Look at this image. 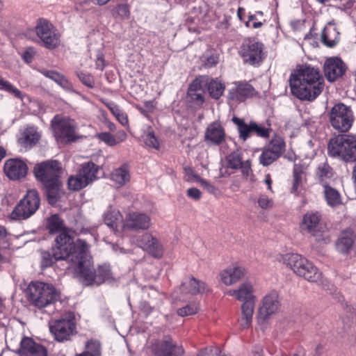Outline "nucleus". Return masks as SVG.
<instances>
[{
    "label": "nucleus",
    "instance_id": "obj_23",
    "mask_svg": "<svg viewBox=\"0 0 356 356\" xmlns=\"http://www.w3.org/2000/svg\"><path fill=\"white\" fill-rule=\"evenodd\" d=\"M279 308L278 296L276 293L266 295L263 300L262 306L258 312V319L260 322L265 321L270 315L275 314Z\"/></svg>",
    "mask_w": 356,
    "mask_h": 356
},
{
    "label": "nucleus",
    "instance_id": "obj_3",
    "mask_svg": "<svg viewBox=\"0 0 356 356\" xmlns=\"http://www.w3.org/2000/svg\"><path fill=\"white\" fill-rule=\"evenodd\" d=\"M70 238L63 234L57 236L55 238V245L52 247L51 253L45 250L40 252L41 266L47 268L57 260L67 259L70 267L74 269L75 264L72 259L76 260L78 258L79 249L70 247Z\"/></svg>",
    "mask_w": 356,
    "mask_h": 356
},
{
    "label": "nucleus",
    "instance_id": "obj_25",
    "mask_svg": "<svg viewBox=\"0 0 356 356\" xmlns=\"http://www.w3.org/2000/svg\"><path fill=\"white\" fill-rule=\"evenodd\" d=\"M321 217V214L318 211L307 212L300 223L301 229L314 235L320 229Z\"/></svg>",
    "mask_w": 356,
    "mask_h": 356
},
{
    "label": "nucleus",
    "instance_id": "obj_11",
    "mask_svg": "<svg viewBox=\"0 0 356 356\" xmlns=\"http://www.w3.org/2000/svg\"><path fill=\"white\" fill-rule=\"evenodd\" d=\"M329 117L332 127L340 132L348 131L354 121L351 108L342 103L337 104L331 108Z\"/></svg>",
    "mask_w": 356,
    "mask_h": 356
},
{
    "label": "nucleus",
    "instance_id": "obj_35",
    "mask_svg": "<svg viewBox=\"0 0 356 356\" xmlns=\"http://www.w3.org/2000/svg\"><path fill=\"white\" fill-rule=\"evenodd\" d=\"M98 170L99 167L94 163L87 162L81 165L79 172L85 181H87V184H89L97 179Z\"/></svg>",
    "mask_w": 356,
    "mask_h": 356
},
{
    "label": "nucleus",
    "instance_id": "obj_22",
    "mask_svg": "<svg viewBox=\"0 0 356 356\" xmlns=\"http://www.w3.org/2000/svg\"><path fill=\"white\" fill-rule=\"evenodd\" d=\"M28 171L26 164L18 159H11L6 161L4 172L6 176L12 180H20L26 177Z\"/></svg>",
    "mask_w": 356,
    "mask_h": 356
},
{
    "label": "nucleus",
    "instance_id": "obj_52",
    "mask_svg": "<svg viewBox=\"0 0 356 356\" xmlns=\"http://www.w3.org/2000/svg\"><path fill=\"white\" fill-rule=\"evenodd\" d=\"M194 177H195V181L200 184V186H202L209 193L216 194L218 192V188L210 182L201 178L198 175H194Z\"/></svg>",
    "mask_w": 356,
    "mask_h": 356
},
{
    "label": "nucleus",
    "instance_id": "obj_9",
    "mask_svg": "<svg viewBox=\"0 0 356 356\" xmlns=\"http://www.w3.org/2000/svg\"><path fill=\"white\" fill-rule=\"evenodd\" d=\"M62 172L60 163L56 160H48L37 164L34 168L36 179L44 186L57 185L61 184L60 175Z\"/></svg>",
    "mask_w": 356,
    "mask_h": 356
},
{
    "label": "nucleus",
    "instance_id": "obj_32",
    "mask_svg": "<svg viewBox=\"0 0 356 356\" xmlns=\"http://www.w3.org/2000/svg\"><path fill=\"white\" fill-rule=\"evenodd\" d=\"M355 239V236L352 229L343 231L336 244L338 251L342 253L348 252L352 248Z\"/></svg>",
    "mask_w": 356,
    "mask_h": 356
},
{
    "label": "nucleus",
    "instance_id": "obj_55",
    "mask_svg": "<svg viewBox=\"0 0 356 356\" xmlns=\"http://www.w3.org/2000/svg\"><path fill=\"white\" fill-rule=\"evenodd\" d=\"M257 202L259 206L264 209H268L273 206V201L265 195H259Z\"/></svg>",
    "mask_w": 356,
    "mask_h": 356
},
{
    "label": "nucleus",
    "instance_id": "obj_63",
    "mask_svg": "<svg viewBox=\"0 0 356 356\" xmlns=\"http://www.w3.org/2000/svg\"><path fill=\"white\" fill-rule=\"evenodd\" d=\"M8 235V232L6 229L0 225V239H5Z\"/></svg>",
    "mask_w": 356,
    "mask_h": 356
},
{
    "label": "nucleus",
    "instance_id": "obj_12",
    "mask_svg": "<svg viewBox=\"0 0 356 356\" xmlns=\"http://www.w3.org/2000/svg\"><path fill=\"white\" fill-rule=\"evenodd\" d=\"M49 330L56 341L62 342L69 340L76 331L74 315L67 314L65 316L52 321L49 325Z\"/></svg>",
    "mask_w": 356,
    "mask_h": 356
},
{
    "label": "nucleus",
    "instance_id": "obj_16",
    "mask_svg": "<svg viewBox=\"0 0 356 356\" xmlns=\"http://www.w3.org/2000/svg\"><path fill=\"white\" fill-rule=\"evenodd\" d=\"M137 245L154 258H161L163 254V248L158 238L150 232H145L136 238Z\"/></svg>",
    "mask_w": 356,
    "mask_h": 356
},
{
    "label": "nucleus",
    "instance_id": "obj_61",
    "mask_svg": "<svg viewBox=\"0 0 356 356\" xmlns=\"http://www.w3.org/2000/svg\"><path fill=\"white\" fill-rule=\"evenodd\" d=\"M104 59L102 55L97 56L95 61L96 68L102 71L105 67Z\"/></svg>",
    "mask_w": 356,
    "mask_h": 356
},
{
    "label": "nucleus",
    "instance_id": "obj_53",
    "mask_svg": "<svg viewBox=\"0 0 356 356\" xmlns=\"http://www.w3.org/2000/svg\"><path fill=\"white\" fill-rule=\"evenodd\" d=\"M97 137L99 140L110 146H113L117 143L115 137L108 132L100 133L97 135Z\"/></svg>",
    "mask_w": 356,
    "mask_h": 356
},
{
    "label": "nucleus",
    "instance_id": "obj_38",
    "mask_svg": "<svg viewBox=\"0 0 356 356\" xmlns=\"http://www.w3.org/2000/svg\"><path fill=\"white\" fill-rule=\"evenodd\" d=\"M207 90L210 96L216 99H218L223 94L225 86L218 79H211L207 83Z\"/></svg>",
    "mask_w": 356,
    "mask_h": 356
},
{
    "label": "nucleus",
    "instance_id": "obj_33",
    "mask_svg": "<svg viewBox=\"0 0 356 356\" xmlns=\"http://www.w3.org/2000/svg\"><path fill=\"white\" fill-rule=\"evenodd\" d=\"M339 41V32L331 23H328L321 33V42L328 47H334Z\"/></svg>",
    "mask_w": 356,
    "mask_h": 356
},
{
    "label": "nucleus",
    "instance_id": "obj_13",
    "mask_svg": "<svg viewBox=\"0 0 356 356\" xmlns=\"http://www.w3.org/2000/svg\"><path fill=\"white\" fill-rule=\"evenodd\" d=\"M264 45L253 38L243 40L239 49V54L243 62L250 65L259 64L264 58Z\"/></svg>",
    "mask_w": 356,
    "mask_h": 356
},
{
    "label": "nucleus",
    "instance_id": "obj_41",
    "mask_svg": "<svg viewBox=\"0 0 356 356\" xmlns=\"http://www.w3.org/2000/svg\"><path fill=\"white\" fill-rule=\"evenodd\" d=\"M280 156L274 153L273 151L264 147L259 156V163L264 166H268L277 160Z\"/></svg>",
    "mask_w": 356,
    "mask_h": 356
},
{
    "label": "nucleus",
    "instance_id": "obj_43",
    "mask_svg": "<svg viewBox=\"0 0 356 356\" xmlns=\"http://www.w3.org/2000/svg\"><path fill=\"white\" fill-rule=\"evenodd\" d=\"M226 167L233 170L239 169L241 166L242 158L238 152H234L228 154L225 159Z\"/></svg>",
    "mask_w": 356,
    "mask_h": 356
},
{
    "label": "nucleus",
    "instance_id": "obj_51",
    "mask_svg": "<svg viewBox=\"0 0 356 356\" xmlns=\"http://www.w3.org/2000/svg\"><path fill=\"white\" fill-rule=\"evenodd\" d=\"M144 143L149 147L158 149L159 147V143L155 136L154 134L152 131L147 133L143 136Z\"/></svg>",
    "mask_w": 356,
    "mask_h": 356
},
{
    "label": "nucleus",
    "instance_id": "obj_34",
    "mask_svg": "<svg viewBox=\"0 0 356 356\" xmlns=\"http://www.w3.org/2000/svg\"><path fill=\"white\" fill-rule=\"evenodd\" d=\"M130 172L127 164L115 169L111 174V179L118 186H122L130 181Z\"/></svg>",
    "mask_w": 356,
    "mask_h": 356
},
{
    "label": "nucleus",
    "instance_id": "obj_57",
    "mask_svg": "<svg viewBox=\"0 0 356 356\" xmlns=\"http://www.w3.org/2000/svg\"><path fill=\"white\" fill-rule=\"evenodd\" d=\"M186 194L188 197L195 200H199L202 197L201 191L197 188H190L187 190Z\"/></svg>",
    "mask_w": 356,
    "mask_h": 356
},
{
    "label": "nucleus",
    "instance_id": "obj_30",
    "mask_svg": "<svg viewBox=\"0 0 356 356\" xmlns=\"http://www.w3.org/2000/svg\"><path fill=\"white\" fill-rule=\"evenodd\" d=\"M202 86L197 79H195L190 85L187 91V97L190 102L200 106L204 102Z\"/></svg>",
    "mask_w": 356,
    "mask_h": 356
},
{
    "label": "nucleus",
    "instance_id": "obj_46",
    "mask_svg": "<svg viewBox=\"0 0 356 356\" xmlns=\"http://www.w3.org/2000/svg\"><path fill=\"white\" fill-rule=\"evenodd\" d=\"M114 17H118L122 19H129L130 16L129 6L127 3H122L117 6L112 10Z\"/></svg>",
    "mask_w": 356,
    "mask_h": 356
},
{
    "label": "nucleus",
    "instance_id": "obj_64",
    "mask_svg": "<svg viewBox=\"0 0 356 356\" xmlns=\"http://www.w3.org/2000/svg\"><path fill=\"white\" fill-rule=\"evenodd\" d=\"M264 181L268 185V190L271 191L272 180L270 175H266Z\"/></svg>",
    "mask_w": 356,
    "mask_h": 356
},
{
    "label": "nucleus",
    "instance_id": "obj_18",
    "mask_svg": "<svg viewBox=\"0 0 356 356\" xmlns=\"http://www.w3.org/2000/svg\"><path fill=\"white\" fill-rule=\"evenodd\" d=\"M47 228L51 233H58V236H60L63 234L67 236L71 241L70 242V247L79 250L78 241L81 239H77L74 241L75 232L70 228L66 227L64 225L63 220L58 215H52L47 219Z\"/></svg>",
    "mask_w": 356,
    "mask_h": 356
},
{
    "label": "nucleus",
    "instance_id": "obj_27",
    "mask_svg": "<svg viewBox=\"0 0 356 356\" xmlns=\"http://www.w3.org/2000/svg\"><path fill=\"white\" fill-rule=\"evenodd\" d=\"M181 291L184 293L196 295L209 291V288L206 283L193 277L186 278L181 284Z\"/></svg>",
    "mask_w": 356,
    "mask_h": 356
},
{
    "label": "nucleus",
    "instance_id": "obj_45",
    "mask_svg": "<svg viewBox=\"0 0 356 356\" xmlns=\"http://www.w3.org/2000/svg\"><path fill=\"white\" fill-rule=\"evenodd\" d=\"M0 89L3 90L15 97L22 99V94L20 90L13 86L9 81L4 80L0 76Z\"/></svg>",
    "mask_w": 356,
    "mask_h": 356
},
{
    "label": "nucleus",
    "instance_id": "obj_6",
    "mask_svg": "<svg viewBox=\"0 0 356 356\" xmlns=\"http://www.w3.org/2000/svg\"><path fill=\"white\" fill-rule=\"evenodd\" d=\"M283 263L297 275L311 282H318L321 273L312 262L299 254L288 253L282 257Z\"/></svg>",
    "mask_w": 356,
    "mask_h": 356
},
{
    "label": "nucleus",
    "instance_id": "obj_21",
    "mask_svg": "<svg viewBox=\"0 0 356 356\" xmlns=\"http://www.w3.org/2000/svg\"><path fill=\"white\" fill-rule=\"evenodd\" d=\"M17 353L19 356H47V350L44 346L26 337L21 340Z\"/></svg>",
    "mask_w": 356,
    "mask_h": 356
},
{
    "label": "nucleus",
    "instance_id": "obj_29",
    "mask_svg": "<svg viewBox=\"0 0 356 356\" xmlns=\"http://www.w3.org/2000/svg\"><path fill=\"white\" fill-rule=\"evenodd\" d=\"M104 221L105 224L115 232L123 231L122 227L124 224L122 216L118 210L113 209L108 211L104 216Z\"/></svg>",
    "mask_w": 356,
    "mask_h": 356
},
{
    "label": "nucleus",
    "instance_id": "obj_50",
    "mask_svg": "<svg viewBox=\"0 0 356 356\" xmlns=\"http://www.w3.org/2000/svg\"><path fill=\"white\" fill-rule=\"evenodd\" d=\"M92 356H101V345L97 341H90L86 345V351Z\"/></svg>",
    "mask_w": 356,
    "mask_h": 356
},
{
    "label": "nucleus",
    "instance_id": "obj_7",
    "mask_svg": "<svg viewBox=\"0 0 356 356\" xmlns=\"http://www.w3.org/2000/svg\"><path fill=\"white\" fill-rule=\"evenodd\" d=\"M332 157H339L345 161H356V138L350 135H341L332 138L327 147Z\"/></svg>",
    "mask_w": 356,
    "mask_h": 356
},
{
    "label": "nucleus",
    "instance_id": "obj_62",
    "mask_svg": "<svg viewBox=\"0 0 356 356\" xmlns=\"http://www.w3.org/2000/svg\"><path fill=\"white\" fill-rule=\"evenodd\" d=\"M185 170V172H186V175L188 177V179H194L195 180V177H194V175H196L193 170L189 168V167H187V168H184Z\"/></svg>",
    "mask_w": 356,
    "mask_h": 356
},
{
    "label": "nucleus",
    "instance_id": "obj_48",
    "mask_svg": "<svg viewBox=\"0 0 356 356\" xmlns=\"http://www.w3.org/2000/svg\"><path fill=\"white\" fill-rule=\"evenodd\" d=\"M76 76L81 83L86 86L93 88L95 87V79L92 75L88 73H85L82 71L76 72Z\"/></svg>",
    "mask_w": 356,
    "mask_h": 356
},
{
    "label": "nucleus",
    "instance_id": "obj_10",
    "mask_svg": "<svg viewBox=\"0 0 356 356\" xmlns=\"http://www.w3.org/2000/svg\"><path fill=\"white\" fill-rule=\"evenodd\" d=\"M51 127L58 141L70 143L76 140V123L73 120L56 115L51 121Z\"/></svg>",
    "mask_w": 356,
    "mask_h": 356
},
{
    "label": "nucleus",
    "instance_id": "obj_36",
    "mask_svg": "<svg viewBox=\"0 0 356 356\" xmlns=\"http://www.w3.org/2000/svg\"><path fill=\"white\" fill-rule=\"evenodd\" d=\"M323 193L325 200L330 207H335L342 203L341 195L335 188L325 184Z\"/></svg>",
    "mask_w": 356,
    "mask_h": 356
},
{
    "label": "nucleus",
    "instance_id": "obj_17",
    "mask_svg": "<svg viewBox=\"0 0 356 356\" xmlns=\"http://www.w3.org/2000/svg\"><path fill=\"white\" fill-rule=\"evenodd\" d=\"M152 350L156 356H181L184 350L181 346L173 343L170 337H165L162 341H156Z\"/></svg>",
    "mask_w": 356,
    "mask_h": 356
},
{
    "label": "nucleus",
    "instance_id": "obj_39",
    "mask_svg": "<svg viewBox=\"0 0 356 356\" xmlns=\"http://www.w3.org/2000/svg\"><path fill=\"white\" fill-rule=\"evenodd\" d=\"M303 169L300 165H294L293 170V182L291 192L298 193L300 188L302 186Z\"/></svg>",
    "mask_w": 356,
    "mask_h": 356
},
{
    "label": "nucleus",
    "instance_id": "obj_47",
    "mask_svg": "<svg viewBox=\"0 0 356 356\" xmlns=\"http://www.w3.org/2000/svg\"><path fill=\"white\" fill-rule=\"evenodd\" d=\"M198 311V304L196 302L190 303L177 309V314L180 316H186L195 314Z\"/></svg>",
    "mask_w": 356,
    "mask_h": 356
},
{
    "label": "nucleus",
    "instance_id": "obj_49",
    "mask_svg": "<svg viewBox=\"0 0 356 356\" xmlns=\"http://www.w3.org/2000/svg\"><path fill=\"white\" fill-rule=\"evenodd\" d=\"M39 138L38 132L32 129H28L24 131V139L27 145H35L39 140Z\"/></svg>",
    "mask_w": 356,
    "mask_h": 356
},
{
    "label": "nucleus",
    "instance_id": "obj_58",
    "mask_svg": "<svg viewBox=\"0 0 356 356\" xmlns=\"http://www.w3.org/2000/svg\"><path fill=\"white\" fill-rule=\"evenodd\" d=\"M239 169H241L242 173L247 177L250 176L252 173L250 161L249 160L243 161Z\"/></svg>",
    "mask_w": 356,
    "mask_h": 356
},
{
    "label": "nucleus",
    "instance_id": "obj_31",
    "mask_svg": "<svg viewBox=\"0 0 356 356\" xmlns=\"http://www.w3.org/2000/svg\"><path fill=\"white\" fill-rule=\"evenodd\" d=\"M40 72L44 76L51 79L66 91H73L72 83L65 77L64 75L54 70H40Z\"/></svg>",
    "mask_w": 356,
    "mask_h": 356
},
{
    "label": "nucleus",
    "instance_id": "obj_5",
    "mask_svg": "<svg viewBox=\"0 0 356 356\" xmlns=\"http://www.w3.org/2000/svg\"><path fill=\"white\" fill-rule=\"evenodd\" d=\"M253 292V286L250 282H245L238 289L228 291L229 295L238 301H243L241 307V316L238 320L240 327L243 330L249 328L252 325L256 300Z\"/></svg>",
    "mask_w": 356,
    "mask_h": 356
},
{
    "label": "nucleus",
    "instance_id": "obj_59",
    "mask_svg": "<svg viewBox=\"0 0 356 356\" xmlns=\"http://www.w3.org/2000/svg\"><path fill=\"white\" fill-rule=\"evenodd\" d=\"M35 54V51L33 47H29L23 54L22 57L26 63H29L32 61Z\"/></svg>",
    "mask_w": 356,
    "mask_h": 356
},
{
    "label": "nucleus",
    "instance_id": "obj_19",
    "mask_svg": "<svg viewBox=\"0 0 356 356\" xmlns=\"http://www.w3.org/2000/svg\"><path fill=\"white\" fill-rule=\"evenodd\" d=\"M152 225L150 216L141 212L129 213L122 225L124 229H131L135 231L148 229Z\"/></svg>",
    "mask_w": 356,
    "mask_h": 356
},
{
    "label": "nucleus",
    "instance_id": "obj_1",
    "mask_svg": "<svg viewBox=\"0 0 356 356\" xmlns=\"http://www.w3.org/2000/svg\"><path fill=\"white\" fill-rule=\"evenodd\" d=\"M291 93L300 100L313 101L324 88V79L318 68L301 66L290 75Z\"/></svg>",
    "mask_w": 356,
    "mask_h": 356
},
{
    "label": "nucleus",
    "instance_id": "obj_14",
    "mask_svg": "<svg viewBox=\"0 0 356 356\" xmlns=\"http://www.w3.org/2000/svg\"><path fill=\"white\" fill-rule=\"evenodd\" d=\"M35 32L44 47L52 49L59 45L60 35L55 27L47 20L38 21L35 26Z\"/></svg>",
    "mask_w": 356,
    "mask_h": 356
},
{
    "label": "nucleus",
    "instance_id": "obj_8",
    "mask_svg": "<svg viewBox=\"0 0 356 356\" xmlns=\"http://www.w3.org/2000/svg\"><path fill=\"white\" fill-rule=\"evenodd\" d=\"M40 205V198L38 192L35 189H29L14 207L10 218L13 220H26L36 212Z\"/></svg>",
    "mask_w": 356,
    "mask_h": 356
},
{
    "label": "nucleus",
    "instance_id": "obj_4",
    "mask_svg": "<svg viewBox=\"0 0 356 356\" xmlns=\"http://www.w3.org/2000/svg\"><path fill=\"white\" fill-rule=\"evenodd\" d=\"M26 293L30 305L39 309L49 307L60 299V293L54 285L42 282H31Z\"/></svg>",
    "mask_w": 356,
    "mask_h": 356
},
{
    "label": "nucleus",
    "instance_id": "obj_28",
    "mask_svg": "<svg viewBox=\"0 0 356 356\" xmlns=\"http://www.w3.org/2000/svg\"><path fill=\"white\" fill-rule=\"evenodd\" d=\"M245 273V269L241 266H230L220 273V278L225 285H232L242 279Z\"/></svg>",
    "mask_w": 356,
    "mask_h": 356
},
{
    "label": "nucleus",
    "instance_id": "obj_20",
    "mask_svg": "<svg viewBox=\"0 0 356 356\" xmlns=\"http://www.w3.org/2000/svg\"><path fill=\"white\" fill-rule=\"evenodd\" d=\"M323 67L325 76L330 82L335 81L341 77L346 70V64L337 57L327 58Z\"/></svg>",
    "mask_w": 356,
    "mask_h": 356
},
{
    "label": "nucleus",
    "instance_id": "obj_2",
    "mask_svg": "<svg viewBox=\"0 0 356 356\" xmlns=\"http://www.w3.org/2000/svg\"><path fill=\"white\" fill-rule=\"evenodd\" d=\"M78 247L79 248L78 258L76 260L72 259V261H75L74 270L84 285L88 286L93 284L99 285L113 278L108 265L100 266L97 271L95 270L91 258L87 254L88 246L84 240L78 241Z\"/></svg>",
    "mask_w": 356,
    "mask_h": 356
},
{
    "label": "nucleus",
    "instance_id": "obj_15",
    "mask_svg": "<svg viewBox=\"0 0 356 356\" xmlns=\"http://www.w3.org/2000/svg\"><path fill=\"white\" fill-rule=\"evenodd\" d=\"M232 122L237 127L239 137L244 141L246 140L252 133L261 138H268L270 131H271V129L258 124L255 122H251L250 124H247L243 119L237 117H234Z\"/></svg>",
    "mask_w": 356,
    "mask_h": 356
},
{
    "label": "nucleus",
    "instance_id": "obj_37",
    "mask_svg": "<svg viewBox=\"0 0 356 356\" xmlns=\"http://www.w3.org/2000/svg\"><path fill=\"white\" fill-rule=\"evenodd\" d=\"M265 147L281 156L285 152L286 143L282 136L275 134Z\"/></svg>",
    "mask_w": 356,
    "mask_h": 356
},
{
    "label": "nucleus",
    "instance_id": "obj_24",
    "mask_svg": "<svg viewBox=\"0 0 356 356\" xmlns=\"http://www.w3.org/2000/svg\"><path fill=\"white\" fill-rule=\"evenodd\" d=\"M225 139V129L220 122L215 121L208 125L204 134V141L207 144L220 145Z\"/></svg>",
    "mask_w": 356,
    "mask_h": 356
},
{
    "label": "nucleus",
    "instance_id": "obj_26",
    "mask_svg": "<svg viewBox=\"0 0 356 356\" xmlns=\"http://www.w3.org/2000/svg\"><path fill=\"white\" fill-rule=\"evenodd\" d=\"M255 94L254 88L248 83H238L231 88L228 92L229 99L242 102Z\"/></svg>",
    "mask_w": 356,
    "mask_h": 356
},
{
    "label": "nucleus",
    "instance_id": "obj_40",
    "mask_svg": "<svg viewBox=\"0 0 356 356\" xmlns=\"http://www.w3.org/2000/svg\"><path fill=\"white\" fill-rule=\"evenodd\" d=\"M333 171L332 168L327 162L320 163L316 170V176L321 182H326L327 179L332 178Z\"/></svg>",
    "mask_w": 356,
    "mask_h": 356
},
{
    "label": "nucleus",
    "instance_id": "obj_56",
    "mask_svg": "<svg viewBox=\"0 0 356 356\" xmlns=\"http://www.w3.org/2000/svg\"><path fill=\"white\" fill-rule=\"evenodd\" d=\"M218 63V56L216 54H211L204 60V65L206 67H212Z\"/></svg>",
    "mask_w": 356,
    "mask_h": 356
},
{
    "label": "nucleus",
    "instance_id": "obj_60",
    "mask_svg": "<svg viewBox=\"0 0 356 356\" xmlns=\"http://www.w3.org/2000/svg\"><path fill=\"white\" fill-rule=\"evenodd\" d=\"M140 310L145 314V315H149L153 311V307L149 305V304L147 302H142L140 304Z\"/></svg>",
    "mask_w": 356,
    "mask_h": 356
},
{
    "label": "nucleus",
    "instance_id": "obj_42",
    "mask_svg": "<svg viewBox=\"0 0 356 356\" xmlns=\"http://www.w3.org/2000/svg\"><path fill=\"white\" fill-rule=\"evenodd\" d=\"M68 188L72 191H79L88 184L81 176L79 172L76 176H71L67 181Z\"/></svg>",
    "mask_w": 356,
    "mask_h": 356
},
{
    "label": "nucleus",
    "instance_id": "obj_44",
    "mask_svg": "<svg viewBox=\"0 0 356 356\" xmlns=\"http://www.w3.org/2000/svg\"><path fill=\"white\" fill-rule=\"evenodd\" d=\"M61 184L50 186H44L46 189L47 200L49 204H54L56 203L58 197V191Z\"/></svg>",
    "mask_w": 356,
    "mask_h": 356
},
{
    "label": "nucleus",
    "instance_id": "obj_54",
    "mask_svg": "<svg viewBox=\"0 0 356 356\" xmlns=\"http://www.w3.org/2000/svg\"><path fill=\"white\" fill-rule=\"evenodd\" d=\"M112 113L115 115V117L118 119L120 123L125 126L128 124V118L127 115L123 113L120 108H114L112 109Z\"/></svg>",
    "mask_w": 356,
    "mask_h": 356
}]
</instances>
